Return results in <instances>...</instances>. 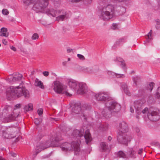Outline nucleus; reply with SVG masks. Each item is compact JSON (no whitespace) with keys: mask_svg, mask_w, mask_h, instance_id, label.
<instances>
[{"mask_svg":"<svg viewBox=\"0 0 160 160\" xmlns=\"http://www.w3.org/2000/svg\"><path fill=\"white\" fill-rule=\"evenodd\" d=\"M84 133L83 129L78 130H74L72 133V138H74L76 141H73L71 143L65 142L60 143V142L62 139L60 135H56L54 137L50 136V138L43 143H37L36 148L34 150L31 155L32 158H34L41 150L50 147H60L62 151L64 152L74 151L77 154L80 151L79 145L81 143L82 140L84 139L87 144L90 142L92 138L89 130L87 129Z\"/></svg>","mask_w":160,"mask_h":160,"instance_id":"1","label":"nucleus"},{"mask_svg":"<svg viewBox=\"0 0 160 160\" xmlns=\"http://www.w3.org/2000/svg\"><path fill=\"white\" fill-rule=\"evenodd\" d=\"M94 97L97 101L105 102V107L102 112L103 118H109L111 117L113 112H118L121 109L120 105L112 100L110 93L108 91H100L95 94Z\"/></svg>","mask_w":160,"mask_h":160,"instance_id":"2","label":"nucleus"},{"mask_svg":"<svg viewBox=\"0 0 160 160\" xmlns=\"http://www.w3.org/2000/svg\"><path fill=\"white\" fill-rule=\"evenodd\" d=\"M21 105L17 104L15 106V108L13 110L9 106H7L2 110L0 109V120L3 122H8L14 120L19 115V112H16V110L19 108Z\"/></svg>","mask_w":160,"mask_h":160,"instance_id":"3","label":"nucleus"},{"mask_svg":"<svg viewBox=\"0 0 160 160\" xmlns=\"http://www.w3.org/2000/svg\"><path fill=\"white\" fill-rule=\"evenodd\" d=\"M6 95L8 99L14 98L16 97H19L22 95L26 98H28L30 96L29 91L25 89L22 84L17 87L11 86L7 90Z\"/></svg>","mask_w":160,"mask_h":160,"instance_id":"4","label":"nucleus"},{"mask_svg":"<svg viewBox=\"0 0 160 160\" xmlns=\"http://www.w3.org/2000/svg\"><path fill=\"white\" fill-rule=\"evenodd\" d=\"M117 129L118 141L120 143L127 145L128 142L131 139V137L126 133L128 131L127 124L125 122L122 121L119 123Z\"/></svg>","mask_w":160,"mask_h":160,"instance_id":"5","label":"nucleus"},{"mask_svg":"<svg viewBox=\"0 0 160 160\" xmlns=\"http://www.w3.org/2000/svg\"><path fill=\"white\" fill-rule=\"evenodd\" d=\"M91 107L89 103H86L83 104L82 107L81 108L80 103L77 105L76 104L72 108V112L76 114H78L81 112L83 115V117L85 120L87 121L91 117L89 116V110H91Z\"/></svg>","mask_w":160,"mask_h":160,"instance_id":"6","label":"nucleus"},{"mask_svg":"<svg viewBox=\"0 0 160 160\" xmlns=\"http://www.w3.org/2000/svg\"><path fill=\"white\" fill-rule=\"evenodd\" d=\"M115 16V8L111 4H109L103 7L101 12V19L109 20Z\"/></svg>","mask_w":160,"mask_h":160,"instance_id":"7","label":"nucleus"},{"mask_svg":"<svg viewBox=\"0 0 160 160\" xmlns=\"http://www.w3.org/2000/svg\"><path fill=\"white\" fill-rule=\"evenodd\" d=\"M145 101L144 99H139L136 100L133 103V105L130 107V112L132 113L134 112V110L133 108H134L136 111V113L139 115L142 112L143 114L147 113L148 111V108H145L142 111V109L144 106V104L145 102Z\"/></svg>","mask_w":160,"mask_h":160,"instance_id":"8","label":"nucleus"},{"mask_svg":"<svg viewBox=\"0 0 160 160\" xmlns=\"http://www.w3.org/2000/svg\"><path fill=\"white\" fill-rule=\"evenodd\" d=\"M53 89L55 92L63 94L67 96H70L71 94L68 92L66 86L58 81L53 82Z\"/></svg>","mask_w":160,"mask_h":160,"instance_id":"9","label":"nucleus"},{"mask_svg":"<svg viewBox=\"0 0 160 160\" xmlns=\"http://www.w3.org/2000/svg\"><path fill=\"white\" fill-rule=\"evenodd\" d=\"M16 130V128L15 127L7 128L6 131L2 132V136L6 138H14L15 136L14 134L15 133Z\"/></svg>","mask_w":160,"mask_h":160,"instance_id":"10","label":"nucleus"},{"mask_svg":"<svg viewBox=\"0 0 160 160\" xmlns=\"http://www.w3.org/2000/svg\"><path fill=\"white\" fill-rule=\"evenodd\" d=\"M38 1V0H30V4H34L32 9L37 12H41L43 9L46 8V5H47V3L46 2L44 4V6L40 5Z\"/></svg>","mask_w":160,"mask_h":160,"instance_id":"11","label":"nucleus"},{"mask_svg":"<svg viewBox=\"0 0 160 160\" xmlns=\"http://www.w3.org/2000/svg\"><path fill=\"white\" fill-rule=\"evenodd\" d=\"M81 70L84 73L92 74H97L99 71L98 68H96L95 67L93 66L82 67H81Z\"/></svg>","mask_w":160,"mask_h":160,"instance_id":"12","label":"nucleus"},{"mask_svg":"<svg viewBox=\"0 0 160 160\" xmlns=\"http://www.w3.org/2000/svg\"><path fill=\"white\" fill-rule=\"evenodd\" d=\"M76 92L77 94H83L87 91V87L86 84L82 82H79L77 88Z\"/></svg>","mask_w":160,"mask_h":160,"instance_id":"13","label":"nucleus"},{"mask_svg":"<svg viewBox=\"0 0 160 160\" xmlns=\"http://www.w3.org/2000/svg\"><path fill=\"white\" fill-rule=\"evenodd\" d=\"M22 75L19 73H18L15 77L10 76L8 79V81L11 84H13L21 81L22 79Z\"/></svg>","mask_w":160,"mask_h":160,"instance_id":"14","label":"nucleus"},{"mask_svg":"<svg viewBox=\"0 0 160 160\" xmlns=\"http://www.w3.org/2000/svg\"><path fill=\"white\" fill-rule=\"evenodd\" d=\"M67 82L70 88L76 91L79 82L71 78L68 79Z\"/></svg>","mask_w":160,"mask_h":160,"instance_id":"15","label":"nucleus"},{"mask_svg":"<svg viewBox=\"0 0 160 160\" xmlns=\"http://www.w3.org/2000/svg\"><path fill=\"white\" fill-rule=\"evenodd\" d=\"M157 115L158 112H156L152 111L150 112L149 111L148 113L147 116L148 119L151 121H156L159 118V116Z\"/></svg>","mask_w":160,"mask_h":160,"instance_id":"16","label":"nucleus"},{"mask_svg":"<svg viewBox=\"0 0 160 160\" xmlns=\"http://www.w3.org/2000/svg\"><path fill=\"white\" fill-rule=\"evenodd\" d=\"M138 151V148L134 147L132 148H129L127 152V155L129 157L132 158H135L137 155V152Z\"/></svg>","mask_w":160,"mask_h":160,"instance_id":"17","label":"nucleus"},{"mask_svg":"<svg viewBox=\"0 0 160 160\" xmlns=\"http://www.w3.org/2000/svg\"><path fill=\"white\" fill-rule=\"evenodd\" d=\"M105 72L107 73L110 76L113 78H123L125 77L123 74L115 73L111 71L106 70Z\"/></svg>","mask_w":160,"mask_h":160,"instance_id":"18","label":"nucleus"},{"mask_svg":"<svg viewBox=\"0 0 160 160\" xmlns=\"http://www.w3.org/2000/svg\"><path fill=\"white\" fill-rule=\"evenodd\" d=\"M121 89L127 95H130V92L128 90L127 85L126 83L122 82L121 83Z\"/></svg>","mask_w":160,"mask_h":160,"instance_id":"19","label":"nucleus"},{"mask_svg":"<svg viewBox=\"0 0 160 160\" xmlns=\"http://www.w3.org/2000/svg\"><path fill=\"white\" fill-rule=\"evenodd\" d=\"M133 81V85L134 86L137 87L138 85L141 81V78L140 77L138 76H134L132 77Z\"/></svg>","mask_w":160,"mask_h":160,"instance_id":"20","label":"nucleus"},{"mask_svg":"<svg viewBox=\"0 0 160 160\" xmlns=\"http://www.w3.org/2000/svg\"><path fill=\"white\" fill-rule=\"evenodd\" d=\"M97 126V127L99 126V129L102 131H106L108 128V124L107 123L104 124L98 123Z\"/></svg>","mask_w":160,"mask_h":160,"instance_id":"21","label":"nucleus"},{"mask_svg":"<svg viewBox=\"0 0 160 160\" xmlns=\"http://www.w3.org/2000/svg\"><path fill=\"white\" fill-rule=\"evenodd\" d=\"M8 32L7 29L5 28H2L0 30V36H1L7 37L8 36Z\"/></svg>","mask_w":160,"mask_h":160,"instance_id":"22","label":"nucleus"},{"mask_svg":"<svg viewBox=\"0 0 160 160\" xmlns=\"http://www.w3.org/2000/svg\"><path fill=\"white\" fill-rule=\"evenodd\" d=\"M35 85L41 89H43L44 87L43 83L38 79H36L35 81Z\"/></svg>","mask_w":160,"mask_h":160,"instance_id":"23","label":"nucleus"},{"mask_svg":"<svg viewBox=\"0 0 160 160\" xmlns=\"http://www.w3.org/2000/svg\"><path fill=\"white\" fill-rule=\"evenodd\" d=\"M127 38L126 37H122L118 40L116 42V44L117 45H120L122 44L126 41Z\"/></svg>","mask_w":160,"mask_h":160,"instance_id":"24","label":"nucleus"},{"mask_svg":"<svg viewBox=\"0 0 160 160\" xmlns=\"http://www.w3.org/2000/svg\"><path fill=\"white\" fill-rule=\"evenodd\" d=\"M101 148L102 151H105L106 150L109 151V149L108 146L106 143L102 142L101 144Z\"/></svg>","mask_w":160,"mask_h":160,"instance_id":"25","label":"nucleus"},{"mask_svg":"<svg viewBox=\"0 0 160 160\" xmlns=\"http://www.w3.org/2000/svg\"><path fill=\"white\" fill-rule=\"evenodd\" d=\"M24 110L25 111L28 112L32 110L33 109V105L32 103H29L25 106L24 107Z\"/></svg>","mask_w":160,"mask_h":160,"instance_id":"26","label":"nucleus"},{"mask_svg":"<svg viewBox=\"0 0 160 160\" xmlns=\"http://www.w3.org/2000/svg\"><path fill=\"white\" fill-rule=\"evenodd\" d=\"M152 30H151L148 35L145 36L146 39V42H149L150 40L152 39Z\"/></svg>","mask_w":160,"mask_h":160,"instance_id":"27","label":"nucleus"},{"mask_svg":"<svg viewBox=\"0 0 160 160\" xmlns=\"http://www.w3.org/2000/svg\"><path fill=\"white\" fill-rule=\"evenodd\" d=\"M67 15L66 14V12H65L62 15H61L56 17L57 20H63L64 19H67Z\"/></svg>","mask_w":160,"mask_h":160,"instance_id":"28","label":"nucleus"},{"mask_svg":"<svg viewBox=\"0 0 160 160\" xmlns=\"http://www.w3.org/2000/svg\"><path fill=\"white\" fill-rule=\"evenodd\" d=\"M118 157L119 158H126V155L122 151H120L118 152L117 154Z\"/></svg>","mask_w":160,"mask_h":160,"instance_id":"29","label":"nucleus"},{"mask_svg":"<svg viewBox=\"0 0 160 160\" xmlns=\"http://www.w3.org/2000/svg\"><path fill=\"white\" fill-rule=\"evenodd\" d=\"M116 59L117 61L120 62L122 67L123 69H124L125 68V65L124 61L122 60H121V59L120 58H116Z\"/></svg>","mask_w":160,"mask_h":160,"instance_id":"30","label":"nucleus"},{"mask_svg":"<svg viewBox=\"0 0 160 160\" xmlns=\"http://www.w3.org/2000/svg\"><path fill=\"white\" fill-rule=\"evenodd\" d=\"M38 2L40 5H42L43 6H44V4L46 2L47 3V5H46V7L48 4V0H39Z\"/></svg>","mask_w":160,"mask_h":160,"instance_id":"31","label":"nucleus"},{"mask_svg":"<svg viewBox=\"0 0 160 160\" xmlns=\"http://www.w3.org/2000/svg\"><path fill=\"white\" fill-rule=\"evenodd\" d=\"M154 85V83L153 82H151L149 83V85H148V88H147V90H149L151 92L153 87V86Z\"/></svg>","mask_w":160,"mask_h":160,"instance_id":"32","label":"nucleus"},{"mask_svg":"<svg viewBox=\"0 0 160 160\" xmlns=\"http://www.w3.org/2000/svg\"><path fill=\"white\" fill-rule=\"evenodd\" d=\"M39 35L37 33H34L31 37V39L32 40H37L39 38Z\"/></svg>","mask_w":160,"mask_h":160,"instance_id":"33","label":"nucleus"},{"mask_svg":"<svg viewBox=\"0 0 160 160\" xmlns=\"http://www.w3.org/2000/svg\"><path fill=\"white\" fill-rule=\"evenodd\" d=\"M54 10L53 9H51L49 10L48 12V14L49 15H51L53 17H55V13H54Z\"/></svg>","mask_w":160,"mask_h":160,"instance_id":"34","label":"nucleus"},{"mask_svg":"<svg viewBox=\"0 0 160 160\" xmlns=\"http://www.w3.org/2000/svg\"><path fill=\"white\" fill-rule=\"evenodd\" d=\"M48 21H41L40 23L46 27H47L50 23L48 22Z\"/></svg>","mask_w":160,"mask_h":160,"instance_id":"35","label":"nucleus"},{"mask_svg":"<svg viewBox=\"0 0 160 160\" xmlns=\"http://www.w3.org/2000/svg\"><path fill=\"white\" fill-rule=\"evenodd\" d=\"M42 120L41 118H35L34 120V122L36 125L39 124L41 122Z\"/></svg>","mask_w":160,"mask_h":160,"instance_id":"36","label":"nucleus"},{"mask_svg":"<svg viewBox=\"0 0 160 160\" xmlns=\"http://www.w3.org/2000/svg\"><path fill=\"white\" fill-rule=\"evenodd\" d=\"M2 13L5 15H8L9 13L8 11L6 9H3L2 10Z\"/></svg>","mask_w":160,"mask_h":160,"instance_id":"37","label":"nucleus"},{"mask_svg":"<svg viewBox=\"0 0 160 160\" xmlns=\"http://www.w3.org/2000/svg\"><path fill=\"white\" fill-rule=\"evenodd\" d=\"M156 97L158 98H160V87L158 88L157 92L156 94Z\"/></svg>","mask_w":160,"mask_h":160,"instance_id":"38","label":"nucleus"},{"mask_svg":"<svg viewBox=\"0 0 160 160\" xmlns=\"http://www.w3.org/2000/svg\"><path fill=\"white\" fill-rule=\"evenodd\" d=\"M145 91L144 90L140 89L138 91V97L142 96L143 94L145 93Z\"/></svg>","mask_w":160,"mask_h":160,"instance_id":"39","label":"nucleus"},{"mask_svg":"<svg viewBox=\"0 0 160 160\" xmlns=\"http://www.w3.org/2000/svg\"><path fill=\"white\" fill-rule=\"evenodd\" d=\"M77 56L78 58L81 60H83L85 59L84 57L82 55L78 54H77Z\"/></svg>","mask_w":160,"mask_h":160,"instance_id":"40","label":"nucleus"},{"mask_svg":"<svg viewBox=\"0 0 160 160\" xmlns=\"http://www.w3.org/2000/svg\"><path fill=\"white\" fill-rule=\"evenodd\" d=\"M37 112L39 116H40L43 113V109L42 108H39L37 111Z\"/></svg>","mask_w":160,"mask_h":160,"instance_id":"41","label":"nucleus"},{"mask_svg":"<svg viewBox=\"0 0 160 160\" xmlns=\"http://www.w3.org/2000/svg\"><path fill=\"white\" fill-rule=\"evenodd\" d=\"M61 11L60 10H54L55 17L61 13Z\"/></svg>","mask_w":160,"mask_h":160,"instance_id":"42","label":"nucleus"},{"mask_svg":"<svg viewBox=\"0 0 160 160\" xmlns=\"http://www.w3.org/2000/svg\"><path fill=\"white\" fill-rule=\"evenodd\" d=\"M112 28L113 29H116L118 28V25L117 23H113L112 24Z\"/></svg>","mask_w":160,"mask_h":160,"instance_id":"43","label":"nucleus"},{"mask_svg":"<svg viewBox=\"0 0 160 160\" xmlns=\"http://www.w3.org/2000/svg\"><path fill=\"white\" fill-rule=\"evenodd\" d=\"M53 1L55 4H59L60 3V0H51Z\"/></svg>","mask_w":160,"mask_h":160,"instance_id":"44","label":"nucleus"},{"mask_svg":"<svg viewBox=\"0 0 160 160\" xmlns=\"http://www.w3.org/2000/svg\"><path fill=\"white\" fill-rule=\"evenodd\" d=\"M42 74L45 76H47L49 75V72L47 71L43 72Z\"/></svg>","mask_w":160,"mask_h":160,"instance_id":"45","label":"nucleus"},{"mask_svg":"<svg viewBox=\"0 0 160 160\" xmlns=\"http://www.w3.org/2000/svg\"><path fill=\"white\" fill-rule=\"evenodd\" d=\"M2 42L3 44L5 45H7L8 43V42L6 39H3Z\"/></svg>","mask_w":160,"mask_h":160,"instance_id":"46","label":"nucleus"},{"mask_svg":"<svg viewBox=\"0 0 160 160\" xmlns=\"http://www.w3.org/2000/svg\"><path fill=\"white\" fill-rule=\"evenodd\" d=\"M120 11H122L123 12H124L125 11V9L123 7H120Z\"/></svg>","mask_w":160,"mask_h":160,"instance_id":"47","label":"nucleus"},{"mask_svg":"<svg viewBox=\"0 0 160 160\" xmlns=\"http://www.w3.org/2000/svg\"><path fill=\"white\" fill-rule=\"evenodd\" d=\"M11 49L14 51H16V48L13 46H11L10 47Z\"/></svg>","mask_w":160,"mask_h":160,"instance_id":"48","label":"nucleus"},{"mask_svg":"<svg viewBox=\"0 0 160 160\" xmlns=\"http://www.w3.org/2000/svg\"><path fill=\"white\" fill-rule=\"evenodd\" d=\"M10 154L13 157H15L16 156V154L15 153L13 152H11L10 153Z\"/></svg>","mask_w":160,"mask_h":160,"instance_id":"49","label":"nucleus"},{"mask_svg":"<svg viewBox=\"0 0 160 160\" xmlns=\"http://www.w3.org/2000/svg\"><path fill=\"white\" fill-rule=\"evenodd\" d=\"M143 150L142 148H140L139 149V150H138V154H140L142 152Z\"/></svg>","mask_w":160,"mask_h":160,"instance_id":"50","label":"nucleus"},{"mask_svg":"<svg viewBox=\"0 0 160 160\" xmlns=\"http://www.w3.org/2000/svg\"><path fill=\"white\" fill-rule=\"evenodd\" d=\"M72 49L70 48H68L67 49V51L68 52H70L72 51Z\"/></svg>","mask_w":160,"mask_h":160,"instance_id":"51","label":"nucleus"},{"mask_svg":"<svg viewBox=\"0 0 160 160\" xmlns=\"http://www.w3.org/2000/svg\"><path fill=\"white\" fill-rule=\"evenodd\" d=\"M135 131L137 132H139V129L138 128H136L135 129Z\"/></svg>","mask_w":160,"mask_h":160,"instance_id":"52","label":"nucleus"},{"mask_svg":"<svg viewBox=\"0 0 160 160\" xmlns=\"http://www.w3.org/2000/svg\"><path fill=\"white\" fill-rule=\"evenodd\" d=\"M95 115H96V118H99V116H98V115H97V114H98V113L95 112Z\"/></svg>","mask_w":160,"mask_h":160,"instance_id":"53","label":"nucleus"},{"mask_svg":"<svg viewBox=\"0 0 160 160\" xmlns=\"http://www.w3.org/2000/svg\"><path fill=\"white\" fill-rule=\"evenodd\" d=\"M112 139V138L110 136H109L108 138V140L110 141Z\"/></svg>","mask_w":160,"mask_h":160,"instance_id":"54","label":"nucleus"},{"mask_svg":"<svg viewBox=\"0 0 160 160\" xmlns=\"http://www.w3.org/2000/svg\"><path fill=\"white\" fill-rule=\"evenodd\" d=\"M19 138H16V141H19Z\"/></svg>","mask_w":160,"mask_h":160,"instance_id":"55","label":"nucleus"},{"mask_svg":"<svg viewBox=\"0 0 160 160\" xmlns=\"http://www.w3.org/2000/svg\"><path fill=\"white\" fill-rule=\"evenodd\" d=\"M0 160H5L3 158H2L1 157L0 158Z\"/></svg>","mask_w":160,"mask_h":160,"instance_id":"56","label":"nucleus"},{"mask_svg":"<svg viewBox=\"0 0 160 160\" xmlns=\"http://www.w3.org/2000/svg\"><path fill=\"white\" fill-rule=\"evenodd\" d=\"M136 118H138V116H136Z\"/></svg>","mask_w":160,"mask_h":160,"instance_id":"57","label":"nucleus"},{"mask_svg":"<svg viewBox=\"0 0 160 160\" xmlns=\"http://www.w3.org/2000/svg\"><path fill=\"white\" fill-rule=\"evenodd\" d=\"M70 58H68V61H69L70 60Z\"/></svg>","mask_w":160,"mask_h":160,"instance_id":"58","label":"nucleus"},{"mask_svg":"<svg viewBox=\"0 0 160 160\" xmlns=\"http://www.w3.org/2000/svg\"><path fill=\"white\" fill-rule=\"evenodd\" d=\"M144 44L145 45H147L146 44V43H144Z\"/></svg>","mask_w":160,"mask_h":160,"instance_id":"59","label":"nucleus"},{"mask_svg":"<svg viewBox=\"0 0 160 160\" xmlns=\"http://www.w3.org/2000/svg\"><path fill=\"white\" fill-rule=\"evenodd\" d=\"M1 46V44H0V46Z\"/></svg>","mask_w":160,"mask_h":160,"instance_id":"60","label":"nucleus"}]
</instances>
